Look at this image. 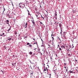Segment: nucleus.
I'll return each mask as SVG.
<instances>
[{
    "instance_id": "1",
    "label": "nucleus",
    "mask_w": 78,
    "mask_h": 78,
    "mask_svg": "<svg viewBox=\"0 0 78 78\" xmlns=\"http://www.w3.org/2000/svg\"><path fill=\"white\" fill-rule=\"evenodd\" d=\"M61 48H60V46L59 47V50L60 51H61L62 50H64V49H66V47L65 46L63 45H62L60 46Z\"/></svg>"
},
{
    "instance_id": "2",
    "label": "nucleus",
    "mask_w": 78,
    "mask_h": 78,
    "mask_svg": "<svg viewBox=\"0 0 78 78\" xmlns=\"http://www.w3.org/2000/svg\"><path fill=\"white\" fill-rule=\"evenodd\" d=\"M66 47V49L67 50H69L70 48V46L69 44L67 45Z\"/></svg>"
},
{
    "instance_id": "3",
    "label": "nucleus",
    "mask_w": 78,
    "mask_h": 78,
    "mask_svg": "<svg viewBox=\"0 0 78 78\" xmlns=\"http://www.w3.org/2000/svg\"><path fill=\"white\" fill-rule=\"evenodd\" d=\"M27 45H29V47H30V48H31V47H33V45H32L31 44H30V43H28L27 44Z\"/></svg>"
},
{
    "instance_id": "4",
    "label": "nucleus",
    "mask_w": 78,
    "mask_h": 78,
    "mask_svg": "<svg viewBox=\"0 0 78 78\" xmlns=\"http://www.w3.org/2000/svg\"><path fill=\"white\" fill-rule=\"evenodd\" d=\"M24 7H25V4H23L21 6V7L20 8H24Z\"/></svg>"
},
{
    "instance_id": "5",
    "label": "nucleus",
    "mask_w": 78,
    "mask_h": 78,
    "mask_svg": "<svg viewBox=\"0 0 78 78\" xmlns=\"http://www.w3.org/2000/svg\"><path fill=\"white\" fill-rule=\"evenodd\" d=\"M44 72L45 73H46L48 72V71H47V69H45V68H44Z\"/></svg>"
},
{
    "instance_id": "6",
    "label": "nucleus",
    "mask_w": 78,
    "mask_h": 78,
    "mask_svg": "<svg viewBox=\"0 0 78 78\" xmlns=\"http://www.w3.org/2000/svg\"><path fill=\"white\" fill-rule=\"evenodd\" d=\"M33 72H31V73H30V74L31 75L30 76V78H33Z\"/></svg>"
},
{
    "instance_id": "7",
    "label": "nucleus",
    "mask_w": 78,
    "mask_h": 78,
    "mask_svg": "<svg viewBox=\"0 0 78 78\" xmlns=\"http://www.w3.org/2000/svg\"><path fill=\"white\" fill-rule=\"evenodd\" d=\"M5 33H3L2 34V33H1L0 34V36H5Z\"/></svg>"
},
{
    "instance_id": "8",
    "label": "nucleus",
    "mask_w": 78,
    "mask_h": 78,
    "mask_svg": "<svg viewBox=\"0 0 78 78\" xmlns=\"http://www.w3.org/2000/svg\"><path fill=\"white\" fill-rule=\"evenodd\" d=\"M23 4H22V3L21 2L20 3H19V6L20 7H21V6H22V5Z\"/></svg>"
},
{
    "instance_id": "9",
    "label": "nucleus",
    "mask_w": 78,
    "mask_h": 78,
    "mask_svg": "<svg viewBox=\"0 0 78 78\" xmlns=\"http://www.w3.org/2000/svg\"><path fill=\"white\" fill-rule=\"evenodd\" d=\"M71 55H72V54H68V57H71Z\"/></svg>"
},
{
    "instance_id": "10",
    "label": "nucleus",
    "mask_w": 78,
    "mask_h": 78,
    "mask_svg": "<svg viewBox=\"0 0 78 78\" xmlns=\"http://www.w3.org/2000/svg\"><path fill=\"white\" fill-rule=\"evenodd\" d=\"M27 25H28V23H26V24L24 25L25 28H26L27 27Z\"/></svg>"
},
{
    "instance_id": "11",
    "label": "nucleus",
    "mask_w": 78,
    "mask_h": 78,
    "mask_svg": "<svg viewBox=\"0 0 78 78\" xmlns=\"http://www.w3.org/2000/svg\"><path fill=\"white\" fill-rule=\"evenodd\" d=\"M6 16L7 17H8V18H10V17H11L10 16H9V14H7L6 15Z\"/></svg>"
},
{
    "instance_id": "12",
    "label": "nucleus",
    "mask_w": 78,
    "mask_h": 78,
    "mask_svg": "<svg viewBox=\"0 0 78 78\" xmlns=\"http://www.w3.org/2000/svg\"><path fill=\"white\" fill-rule=\"evenodd\" d=\"M57 39L58 40H59V41H61V39H60V37H57Z\"/></svg>"
},
{
    "instance_id": "13",
    "label": "nucleus",
    "mask_w": 78,
    "mask_h": 78,
    "mask_svg": "<svg viewBox=\"0 0 78 78\" xmlns=\"http://www.w3.org/2000/svg\"><path fill=\"white\" fill-rule=\"evenodd\" d=\"M34 44H36L37 46H38V44H37V42H35V43H34Z\"/></svg>"
},
{
    "instance_id": "14",
    "label": "nucleus",
    "mask_w": 78,
    "mask_h": 78,
    "mask_svg": "<svg viewBox=\"0 0 78 78\" xmlns=\"http://www.w3.org/2000/svg\"><path fill=\"white\" fill-rule=\"evenodd\" d=\"M59 26L61 28V27H62V24L61 23L59 24Z\"/></svg>"
},
{
    "instance_id": "15",
    "label": "nucleus",
    "mask_w": 78,
    "mask_h": 78,
    "mask_svg": "<svg viewBox=\"0 0 78 78\" xmlns=\"http://www.w3.org/2000/svg\"><path fill=\"white\" fill-rule=\"evenodd\" d=\"M32 23H33V24H35V23H34V20H31Z\"/></svg>"
},
{
    "instance_id": "16",
    "label": "nucleus",
    "mask_w": 78,
    "mask_h": 78,
    "mask_svg": "<svg viewBox=\"0 0 78 78\" xmlns=\"http://www.w3.org/2000/svg\"><path fill=\"white\" fill-rule=\"evenodd\" d=\"M52 36H55V35H54V34H53V32H52V34L51 35V37H52Z\"/></svg>"
},
{
    "instance_id": "17",
    "label": "nucleus",
    "mask_w": 78,
    "mask_h": 78,
    "mask_svg": "<svg viewBox=\"0 0 78 78\" xmlns=\"http://www.w3.org/2000/svg\"><path fill=\"white\" fill-rule=\"evenodd\" d=\"M66 32H63V36H65V35H66Z\"/></svg>"
},
{
    "instance_id": "18",
    "label": "nucleus",
    "mask_w": 78,
    "mask_h": 78,
    "mask_svg": "<svg viewBox=\"0 0 78 78\" xmlns=\"http://www.w3.org/2000/svg\"><path fill=\"white\" fill-rule=\"evenodd\" d=\"M69 72H70L69 73H73V71H69Z\"/></svg>"
},
{
    "instance_id": "19",
    "label": "nucleus",
    "mask_w": 78,
    "mask_h": 78,
    "mask_svg": "<svg viewBox=\"0 0 78 78\" xmlns=\"http://www.w3.org/2000/svg\"><path fill=\"white\" fill-rule=\"evenodd\" d=\"M37 14H36V16H37H37H39V14H38V13H37Z\"/></svg>"
},
{
    "instance_id": "20",
    "label": "nucleus",
    "mask_w": 78,
    "mask_h": 78,
    "mask_svg": "<svg viewBox=\"0 0 78 78\" xmlns=\"http://www.w3.org/2000/svg\"><path fill=\"white\" fill-rule=\"evenodd\" d=\"M17 34V32L16 31H15V34Z\"/></svg>"
},
{
    "instance_id": "21",
    "label": "nucleus",
    "mask_w": 78,
    "mask_h": 78,
    "mask_svg": "<svg viewBox=\"0 0 78 78\" xmlns=\"http://www.w3.org/2000/svg\"><path fill=\"white\" fill-rule=\"evenodd\" d=\"M6 21L7 23H9V20H6Z\"/></svg>"
},
{
    "instance_id": "22",
    "label": "nucleus",
    "mask_w": 78,
    "mask_h": 78,
    "mask_svg": "<svg viewBox=\"0 0 78 78\" xmlns=\"http://www.w3.org/2000/svg\"><path fill=\"white\" fill-rule=\"evenodd\" d=\"M46 70H47V72H48V68L46 67Z\"/></svg>"
},
{
    "instance_id": "23",
    "label": "nucleus",
    "mask_w": 78,
    "mask_h": 78,
    "mask_svg": "<svg viewBox=\"0 0 78 78\" xmlns=\"http://www.w3.org/2000/svg\"><path fill=\"white\" fill-rule=\"evenodd\" d=\"M12 66H14V64H15V63H12Z\"/></svg>"
},
{
    "instance_id": "24",
    "label": "nucleus",
    "mask_w": 78,
    "mask_h": 78,
    "mask_svg": "<svg viewBox=\"0 0 78 78\" xmlns=\"http://www.w3.org/2000/svg\"><path fill=\"white\" fill-rule=\"evenodd\" d=\"M62 31H61L60 32V34H61V35H62Z\"/></svg>"
},
{
    "instance_id": "25",
    "label": "nucleus",
    "mask_w": 78,
    "mask_h": 78,
    "mask_svg": "<svg viewBox=\"0 0 78 78\" xmlns=\"http://www.w3.org/2000/svg\"><path fill=\"white\" fill-rule=\"evenodd\" d=\"M10 30H11V28H10L9 29L8 32H9V31H10Z\"/></svg>"
},
{
    "instance_id": "26",
    "label": "nucleus",
    "mask_w": 78,
    "mask_h": 78,
    "mask_svg": "<svg viewBox=\"0 0 78 78\" xmlns=\"http://www.w3.org/2000/svg\"><path fill=\"white\" fill-rule=\"evenodd\" d=\"M52 41H54V38L53 37H52Z\"/></svg>"
},
{
    "instance_id": "27",
    "label": "nucleus",
    "mask_w": 78,
    "mask_h": 78,
    "mask_svg": "<svg viewBox=\"0 0 78 78\" xmlns=\"http://www.w3.org/2000/svg\"><path fill=\"white\" fill-rule=\"evenodd\" d=\"M30 55H32V52H30Z\"/></svg>"
},
{
    "instance_id": "28",
    "label": "nucleus",
    "mask_w": 78,
    "mask_h": 78,
    "mask_svg": "<svg viewBox=\"0 0 78 78\" xmlns=\"http://www.w3.org/2000/svg\"><path fill=\"white\" fill-rule=\"evenodd\" d=\"M28 15H30V16H31V14H30V13L29 12H28Z\"/></svg>"
},
{
    "instance_id": "29",
    "label": "nucleus",
    "mask_w": 78,
    "mask_h": 78,
    "mask_svg": "<svg viewBox=\"0 0 78 78\" xmlns=\"http://www.w3.org/2000/svg\"><path fill=\"white\" fill-rule=\"evenodd\" d=\"M8 40L9 41H10V40H11V38H9V39H8Z\"/></svg>"
},
{
    "instance_id": "30",
    "label": "nucleus",
    "mask_w": 78,
    "mask_h": 78,
    "mask_svg": "<svg viewBox=\"0 0 78 78\" xmlns=\"http://www.w3.org/2000/svg\"><path fill=\"white\" fill-rule=\"evenodd\" d=\"M4 8V11H3V12L4 11H5V8L3 7Z\"/></svg>"
},
{
    "instance_id": "31",
    "label": "nucleus",
    "mask_w": 78,
    "mask_h": 78,
    "mask_svg": "<svg viewBox=\"0 0 78 78\" xmlns=\"http://www.w3.org/2000/svg\"><path fill=\"white\" fill-rule=\"evenodd\" d=\"M51 61V59H53L52 57H50Z\"/></svg>"
},
{
    "instance_id": "32",
    "label": "nucleus",
    "mask_w": 78,
    "mask_h": 78,
    "mask_svg": "<svg viewBox=\"0 0 78 78\" xmlns=\"http://www.w3.org/2000/svg\"><path fill=\"white\" fill-rule=\"evenodd\" d=\"M34 50H37V48H35V49H34Z\"/></svg>"
},
{
    "instance_id": "33",
    "label": "nucleus",
    "mask_w": 78,
    "mask_h": 78,
    "mask_svg": "<svg viewBox=\"0 0 78 78\" xmlns=\"http://www.w3.org/2000/svg\"><path fill=\"white\" fill-rule=\"evenodd\" d=\"M35 55V54L34 53V54H33L32 55V56H34Z\"/></svg>"
},
{
    "instance_id": "34",
    "label": "nucleus",
    "mask_w": 78,
    "mask_h": 78,
    "mask_svg": "<svg viewBox=\"0 0 78 78\" xmlns=\"http://www.w3.org/2000/svg\"><path fill=\"white\" fill-rule=\"evenodd\" d=\"M49 75L50 76V77H51V74H49Z\"/></svg>"
},
{
    "instance_id": "35",
    "label": "nucleus",
    "mask_w": 78,
    "mask_h": 78,
    "mask_svg": "<svg viewBox=\"0 0 78 78\" xmlns=\"http://www.w3.org/2000/svg\"><path fill=\"white\" fill-rule=\"evenodd\" d=\"M33 40H34V41H36V39H33Z\"/></svg>"
},
{
    "instance_id": "36",
    "label": "nucleus",
    "mask_w": 78,
    "mask_h": 78,
    "mask_svg": "<svg viewBox=\"0 0 78 78\" xmlns=\"http://www.w3.org/2000/svg\"><path fill=\"white\" fill-rule=\"evenodd\" d=\"M41 24H42V22H40Z\"/></svg>"
},
{
    "instance_id": "37",
    "label": "nucleus",
    "mask_w": 78,
    "mask_h": 78,
    "mask_svg": "<svg viewBox=\"0 0 78 78\" xmlns=\"http://www.w3.org/2000/svg\"><path fill=\"white\" fill-rule=\"evenodd\" d=\"M27 11L28 12H28H29V10H27Z\"/></svg>"
},
{
    "instance_id": "38",
    "label": "nucleus",
    "mask_w": 78,
    "mask_h": 78,
    "mask_svg": "<svg viewBox=\"0 0 78 78\" xmlns=\"http://www.w3.org/2000/svg\"><path fill=\"white\" fill-rule=\"evenodd\" d=\"M43 66H45V64H44V65H43Z\"/></svg>"
},
{
    "instance_id": "39",
    "label": "nucleus",
    "mask_w": 78,
    "mask_h": 78,
    "mask_svg": "<svg viewBox=\"0 0 78 78\" xmlns=\"http://www.w3.org/2000/svg\"><path fill=\"white\" fill-rule=\"evenodd\" d=\"M59 44H58V47H59Z\"/></svg>"
},
{
    "instance_id": "40",
    "label": "nucleus",
    "mask_w": 78,
    "mask_h": 78,
    "mask_svg": "<svg viewBox=\"0 0 78 78\" xmlns=\"http://www.w3.org/2000/svg\"><path fill=\"white\" fill-rule=\"evenodd\" d=\"M64 65H66V63H64Z\"/></svg>"
},
{
    "instance_id": "41",
    "label": "nucleus",
    "mask_w": 78,
    "mask_h": 78,
    "mask_svg": "<svg viewBox=\"0 0 78 78\" xmlns=\"http://www.w3.org/2000/svg\"><path fill=\"white\" fill-rule=\"evenodd\" d=\"M47 66H48V67H49V66H48V65H47Z\"/></svg>"
},
{
    "instance_id": "42",
    "label": "nucleus",
    "mask_w": 78,
    "mask_h": 78,
    "mask_svg": "<svg viewBox=\"0 0 78 78\" xmlns=\"http://www.w3.org/2000/svg\"><path fill=\"white\" fill-rule=\"evenodd\" d=\"M41 40L42 41V42H43V40H42V39H41Z\"/></svg>"
},
{
    "instance_id": "43",
    "label": "nucleus",
    "mask_w": 78,
    "mask_h": 78,
    "mask_svg": "<svg viewBox=\"0 0 78 78\" xmlns=\"http://www.w3.org/2000/svg\"><path fill=\"white\" fill-rule=\"evenodd\" d=\"M41 18H43V17H42V16H41Z\"/></svg>"
},
{
    "instance_id": "44",
    "label": "nucleus",
    "mask_w": 78,
    "mask_h": 78,
    "mask_svg": "<svg viewBox=\"0 0 78 78\" xmlns=\"http://www.w3.org/2000/svg\"><path fill=\"white\" fill-rule=\"evenodd\" d=\"M7 23V24H9V23Z\"/></svg>"
},
{
    "instance_id": "45",
    "label": "nucleus",
    "mask_w": 78,
    "mask_h": 78,
    "mask_svg": "<svg viewBox=\"0 0 78 78\" xmlns=\"http://www.w3.org/2000/svg\"><path fill=\"white\" fill-rule=\"evenodd\" d=\"M32 0V1H33V2H34V0Z\"/></svg>"
},
{
    "instance_id": "46",
    "label": "nucleus",
    "mask_w": 78,
    "mask_h": 78,
    "mask_svg": "<svg viewBox=\"0 0 78 78\" xmlns=\"http://www.w3.org/2000/svg\"><path fill=\"white\" fill-rule=\"evenodd\" d=\"M32 0V1H33V2H34V0Z\"/></svg>"
},
{
    "instance_id": "47",
    "label": "nucleus",
    "mask_w": 78,
    "mask_h": 78,
    "mask_svg": "<svg viewBox=\"0 0 78 78\" xmlns=\"http://www.w3.org/2000/svg\"><path fill=\"white\" fill-rule=\"evenodd\" d=\"M32 0V1H33V2H34V0Z\"/></svg>"
},
{
    "instance_id": "48",
    "label": "nucleus",
    "mask_w": 78,
    "mask_h": 78,
    "mask_svg": "<svg viewBox=\"0 0 78 78\" xmlns=\"http://www.w3.org/2000/svg\"><path fill=\"white\" fill-rule=\"evenodd\" d=\"M32 0V1H33V2H34V0Z\"/></svg>"
},
{
    "instance_id": "49",
    "label": "nucleus",
    "mask_w": 78,
    "mask_h": 78,
    "mask_svg": "<svg viewBox=\"0 0 78 78\" xmlns=\"http://www.w3.org/2000/svg\"><path fill=\"white\" fill-rule=\"evenodd\" d=\"M43 18V19H44V18L43 17V18Z\"/></svg>"
},
{
    "instance_id": "50",
    "label": "nucleus",
    "mask_w": 78,
    "mask_h": 78,
    "mask_svg": "<svg viewBox=\"0 0 78 78\" xmlns=\"http://www.w3.org/2000/svg\"><path fill=\"white\" fill-rule=\"evenodd\" d=\"M19 36H20V34H19Z\"/></svg>"
},
{
    "instance_id": "51",
    "label": "nucleus",
    "mask_w": 78,
    "mask_h": 78,
    "mask_svg": "<svg viewBox=\"0 0 78 78\" xmlns=\"http://www.w3.org/2000/svg\"><path fill=\"white\" fill-rule=\"evenodd\" d=\"M65 69H66V67H65Z\"/></svg>"
},
{
    "instance_id": "52",
    "label": "nucleus",
    "mask_w": 78,
    "mask_h": 78,
    "mask_svg": "<svg viewBox=\"0 0 78 78\" xmlns=\"http://www.w3.org/2000/svg\"><path fill=\"white\" fill-rule=\"evenodd\" d=\"M66 71H67V69H66Z\"/></svg>"
},
{
    "instance_id": "53",
    "label": "nucleus",
    "mask_w": 78,
    "mask_h": 78,
    "mask_svg": "<svg viewBox=\"0 0 78 78\" xmlns=\"http://www.w3.org/2000/svg\"><path fill=\"white\" fill-rule=\"evenodd\" d=\"M2 73H3V71H2Z\"/></svg>"
},
{
    "instance_id": "54",
    "label": "nucleus",
    "mask_w": 78,
    "mask_h": 78,
    "mask_svg": "<svg viewBox=\"0 0 78 78\" xmlns=\"http://www.w3.org/2000/svg\"><path fill=\"white\" fill-rule=\"evenodd\" d=\"M46 11L47 12V13H48V12H47V11Z\"/></svg>"
},
{
    "instance_id": "55",
    "label": "nucleus",
    "mask_w": 78,
    "mask_h": 78,
    "mask_svg": "<svg viewBox=\"0 0 78 78\" xmlns=\"http://www.w3.org/2000/svg\"><path fill=\"white\" fill-rule=\"evenodd\" d=\"M73 73H75V72H73Z\"/></svg>"
},
{
    "instance_id": "56",
    "label": "nucleus",
    "mask_w": 78,
    "mask_h": 78,
    "mask_svg": "<svg viewBox=\"0 0 78 78\" xmlns=\"http://www.w3.org/2000/svg\"><path fill=\"white\" fill-rule=\"evenodd\" d=\"M2 0H0V1H2Z\"/></svg>"
},
{
    "instance_id": "57",
    "label": "nucleus",
    "mask_w": 78,
    "mask_h": 78,
    "mask_svg": "<svg viewBox=\"0 0 78 78\" xmlns=\"http://www.w3.org/2000/svg\"><path fill=\"white\" fill-rule=\"evenodd\" d=\"M38 50L39 51V50H40V49H39Z\"/></svg>"
},
{
    "instance_id": "58",
    "label": "nucleus",
    "mask_w": 78,
    "mask_h": 78,
    "mask_svg": "<svg viewBox=\"0 0 78 78\" xmlns=\"http://www.w3.org/2000/svg\"><path fill=\"white\" fill-rule=\"evenodd\" d=\"M41 55H42V53H41Z\"/></svg>"
},
{
    "instance_id": "59",
    "label": "nucleus",
    "mask_w": 78,
    "mask_h": 78,
    "mask_svg": "<svg viewBox=\"0 0 78 78\" xmlns=\"http://www.w3.org/2000/svg\"><path fill=\"white\" fill-rule=\"evenodd\" d=\"M74 47V46L73 47V48Z\"/></svg>"
},
{
    "instance_id": "60",
    "label": "nucleus",
    "mask_w": 78,
    "mask_h": 78,
    "mask_svg": "<svg viewBox=\"0 0 78 78\" xmlns=\"http://www.w3.org/2000/svg\"><path fill=\"white\" fill-rule=\"evenodd\" d=\"M61 31H62V29L61 30Z\"/></svg>"
},
{
    "instance_id": "61",
    "label": "nucleus",
    "mask_w": 78,
    "mask_h": 78,
    "mask_svg": "<svg viewBox=\"0 0 78 78\" xmlns=\"http://www.w3.org/2000/svg\"><path fill=\"white\" fill-rule=\"evenodd\" d=\"M1 72H2V70H1Z\"/></svg>"
},
{
    "instance_id": "62",
    "label": "nucleus",
    "mask_w": 78,
    "mask_h": 78,
    "mask_svg": "<svg viewBox=\"0 0 78 78\" xmlns=\"http://www.w3.org/2000/svg\"><path fill=\"white\" fill-rule=\"evenodd\" d=\"M49 47H50V45H49Z\"/></svg>"
},
{
    "instance_id": "63",
    "label": "nucleus",
    "mask_w": 78,
    "mask_h": 78,
    "mask_svg": "<svg viewBox=\"0 0 78 78\" xmlns=\"http://www.w3.org/2000/svg\"><path fill=\"white\" fill-rule=\"evenodd\" d=\"M40 7H41V6H40Z\"/></svg>"
},
{
    "instance_id": "64",
    "label": "nucleus",
    "mask_w": 78,
    "mask_h": 78,
    "mask_svg": "<svg viewBox=\"0 0 78 78\" xmlns=\"http://www.w3.org/2000/svg\"><path fill=\"white\" fill-rule=\"evenodd\" d=\"M73 34H74V33H73Z\"/></svg>"
}]
</instances>
